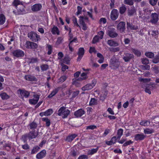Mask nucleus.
Returning <instances> with one entry per match:
<instances>
[{
	"instance_id": "obj_1",
	"label": "nucleus",
	"mask_w": 159,
	"mask_h": 159,
	"mask_svg": "<svg viewBox=\"0 0 159 159\" xmlns=\"http://www.w3.org/2000/svg\"><path fill=\"white\" fill-rule=\"evenodd\" d=\"M14 6L16 10L13 11V12L16 15H23L26 13L25 7L19 0H14L13 2Z\"/></svg>"
},
{
	"instance_id": "obj_2",
	"label": "nucleus",
	"mask_w": 159,
	"mask_h": 159,
	"mask_svg": "<svg viewBox=\"0 0 159 159\" xmlns=\"http://www.w3.org/2000/svg\"><path fill=\"white\" fill-rule=\"evenodd\" d=\"M70 113V111L68 109H66L65 107H61L58 111L57 114L59 116H61L63 118H67Z\"/></svg>"
},
{
	"instance_id": "obj_3",
	"label": "nucleus",
	"mask_w": 159,
	"mask_h": 159,
	"mask_svg": "<svg viewBox=\"0 0 159 159\" xmlns=\"http://www.w3.org/2000/svg\"><path fill=\"white\" fill-rule=\"evenodd\" d=\"M28 36L30 40L34 42H37L40 39L39 35L34 32L29 33L28 34Z\"/></svg>"
},
{
	"instance_id": "obj_4",
	"label": "nucleus",
	"mask_w": 159,
	"mask_h": 159,
	"mask_svg": "<svg viewBox=\"0 0 159 159\" xmlns=\"http://www.w3.org/2000/svg\"><path fill=\"white\" fill-rule=\"evenodd\" d=\"M120 62L119 61L115 58H111L110 60V67L113 69L118 67L119 65Z\"/></svg>"
},
{
	"instance_id": "obj_5",
	"label": "nucleus",
	"mask_w": 159,
	"mask_h": 159,
	"mask_svg": "<svg viewBox=\"0 0 159 159\" xmlns=\"http://www.w3.org/2000/svg\"><path fill=\"white\" fill-rule=\"evenodd\" d=\"M12 53L14 56L17 58H21L23 57L25 55L24 52L20 49L14 50L12 52Z\"/></svg>"
},
{
	"instance_id": "obj_6",
	"label": "nucleus",
	"mask_w": 159,
	"mask_h": 159,
	"mask_svg": "<svg viewBox=\"0 0 159 159\" xmlns=\"http://www.w3.org/2000/svg\"><path fill=\"white\" fill-rule=\"evenodd\" d=\"M17 92L20 93V97L21 99H23L24 98H27L30 95V93L25 89H19L17 90Z\"/></svg>"
},
{
	"instance_id": "obj_7",
	"label": "nucleus",
	"mask_w": 159,
	"mask_h": 159,
	"mask_svg": "<svg viewBox=\"0 0 159 159\" xmlns=\"http://www.w3.org/2000/svg\"><path fill=\"white\" fill-rule=\"evenodd\" d=\"M96 83V81L95 80H93L91 83L86 84L82 88V90H89L92 89L95 86Z\"/></svg>"
},
{
	"instance_id": "obj_8",
	"label": "nucleus",
	"mask_w": 159,
	"mask_h": 159,
	"mask_svg": "<svg viewBox=\"0 0 159 159\" xmlns=\"http://www.w3.org/2000/svg\"><path fill=\"white\" fill-rule=\"evenodd\" d=\"M88 22V19L86 17L80 16V27H81L83 30H85L87 28L85 23Z\"/></svg>"
},
{
	"instance_id": "obj_9",
	"label": "nucleus",
	"mask_w": 159,
	"mask_h": 159,
	"mask_svg": "<svg viewBox=\"0 0 159 159\" xmlns=\"http://www.w3.org/2000/svg\"><path fill=\"white\" fill-rule=\"evenodd\" d=\"M1 143L3 144V147L7 151H10L13 148V145L11 142L9 141L6 142V141H3Z\"/></svg>"
},
{
	"instance_id": "obj_10",
	"label": "nucleus",
	"mask_w": 159,
	"mask_h": 159,
	"mask_svg": "<svg viewBox=\"0 0 159 159\" xmlns=\"http://www.w3.org/2000/svg\"><path fill=\"white\" fill-rule=\"evenodd\" d=\"M29 136V139L30 140L36 138L39 135L38 129L31 130L28 133Z\"/></svg>"
},
{
	"instance_id": "obj_11",
	"label": "nucleus",
	"mask_w": 159,
	"mask_h": 159,
	"mask_svg": "<svg viewBox=\"0 0 159 159\" xmlns=\"http://www.w3.org/2000/svg\"><path fill=\"white\" fill-rule=\"evenodd\" d=\"M158 20V16L156 13H152L150 16V20H148L152 24H156Z\"/></svg>"
},
{
	"instance_id": "obj_12",
	"label": "nucleus",
	"mask_w": 159,
	"mask_h": 159,
	"mask_svg": "<svg viewBox=\"0 0 159 159\" xmlns=\"http://www.w3.org/2000/svg\"><path fill=\"white\" fill-rule=\"evenodd\" d=\"M42 8V6L41 4H35L31 7V9L34 12H37L40 11Z\"/></svg>"
},
{
	"instance_id": "obj_13",
	"label": "nucleus",
	"mask_w": 159,
	"mask_h": 159,
	"mask_svg": "<svg viewBox=\"0 0 159 159\" xmlns=\"http://www.w3.org/2000/svg\"><path fill=\"white\" fill-rule=\"evenodd\" d=\"M119 16V13L117 10L113 9L111 13V18L113 20H116Z\"/></svg>"
},
{
	"instance_id": "obj_14",
	"label": "nucleus",
	"mask_w": 159,
	"mask_h": 159,
	"mask_svg": "<svg viewBox=\"0 0 159 159\" xmlns=\"http://www.w3.org/2000/svg\"><path fill=\"white\" fill-rule=\"evenodd\" d=\"M25 47L27 48L34 49L37 47L38 45L36 43H34L27 41L25 44Z\"/></svg>"
},
{
	"instance_id": "obj_15",
	"label": "nucleus",
	"mask_w": 159,
	"mask_h": 159,
	"mask_svg": "<svg viewBox=\"0 0 159 159\" xmlns=\"http://www.w3.org/2000/svg\"><path fill=\"white\" fill-rule=\"evenodd\" d=\"M40 95L38 94L34 95L33 96L34 98L29 100V103L32 105L36 104L38 101Z\"/></svg>"
},
{
	"instance_id": "obj_16",
	"label": "nucleus",
	"mask_w": 159,
	"mask_h": 159,
	"mask_svg": "<svg viewBox=\"0 0 159 159\" xmlns=\"http://www.w3.org/2000/svg\"><path fill=\"white\" fill-rule=\"evenodd\" d=\"M108 35L111 38H114L116 37L118 34L114 31L115 29L114 28L108 27Z\"/></svg>"
},
{
	"instance_id": "obj_17",
	"label": "nucleus",
	"mask_w": 159,
	"mask_h": 159,
	"mask_svg": "<svg viewBox=\"0 0 159 159\" xmlns=\"http://www.w3.org/2000/svg\"><path fill=\"white\" fill-rule=\"evenodd\" d=\"M125 23L124 22H121L118 24L117 26V29L120 32H124L125 30Z\"/></svg>"
},
{
	"instance_id": "obj_18",
	"label": "nucleus",
	"mask_w": 159,
	"mask_h": 159,
	"mask_svg": "<svg viewBox=\"0 0 159 159\" xmlns=\"http://www.w3.org/2000/svg\"><path fill=\"white\" fill-rule=\"evenodd\" d=\"M139 81L140 82V83L142 85V87L144 88L145 86V85H146V88L147 85V83L150 81V79H143L142 78L140 77L139 78Z\"/></svg>"
},
{
	"instance_id": "obj_19",
	"label": "nucleus",
	"mask_w": 159,
	"mask_h": 159,
	"mask_svg": "<svg viewBox=\"0 0 159 159\" xmlns=\"http://www.w3.org/2000/svg\"><path fill=\"white\" fill-rule=\"evenodd\" d=\"M46 150H43L37 154L36 155V158L37 159H42L46 156Z\"/></svg>"
},
{
	"instance_id": "obj_20",
	"label": "nucleus",
	"mask_w": 159,
	"mask_h": 159,
	"mask_svg": "<svg viewBox=\"0 0 159 159\" xmlns=\"http://www.w3.org/2000/svg\"><path fill=\"white\" fill-rule=\"evenodd\" d=\"M38 126V124L34 121L30 123L28 125L29 129L31 130H36Z\"/></svg>"
},
{
	"instance_id": "obj_21",
	"label": "nucleus",
	"mask_w": 159,
	"mask_h": 159,
	"mask_svg": "<svg viewBox=\"0 0 159 159\" xmlns=\"http://www.w3.org/2000/svg\"><path fill=\"white\" fill-rule=\"evenodd\" d=\"M154 84V83H152V84H148V85H147L145 90V92L148 93L149 94H151V90L153 89L154 88V86L153 85Z\"/></svg>"
},
{
	"instance_id": "obj_22",
	"label": "nucleus",
	"mask_w": 159,
	"mask_h": 159,
	"mask_svg": "<svg viewBox=\"0 0 159 159\" xmlns=\"http://www.w3.org/2000/svg\"><path fill=\"white\" fill-rule=\"evenodd\" d=\"M25 79L27 80L31 81H36L37 79L34 76L30 75H26L25 76Z\"/></svg>"
},
{
	"instance_id": "obj_23",
	"label": "nucleus",
	"mask_w": 159,
	"mask_h": 159,
	"mask_svg": "<svg viewBox=\"0 0 159 159\" xmlns=\"http://www.w3.org/2000/svg\"><path fill=\"white\" fill-rule=\"evenodd\" d=\"M40 149V148L38 146H34L31 150L30 154L33 155L36 154Z\"/></svg>"
},
{
	"instance_id": "obj_24",
	"label": "nucleus",
	"mask_w": 159,
	"mask_h": 159,
	"mask_svg": "<svg viewBox=\"0 0 159 159\" xmlns=\"http://www.w3.org/2000/svg\"><path fill=\"white\" fill-rule=\"evenodd\" d=\"M125 56L123 57V59L126 62L129 61L131 58L133 57V54L127 53L125 54Z\"/></svg>"
},
{
	"instance_id": "obj_25",
	"label": "nucleus",
	"mask_w": 159,
	"mask_h": 159,
	"mask_svg": "<svg viewBox=\"0 0 159 159\" xmlns=\"http://www.w3.org/2000/svg\"><path fill=\"white\" fill-rule=\"evenodd\" d=\"M53 111L52 109H49L46 110L44 112L40 113V115L41 116V115L42 114H43L44 115L46 116H48L51 115L53 113Z\"/></svg>"
},
{
	"instance_id": "obj_26",
	"label": "nucleus",
	"mask_w": 159,
	"mask_h": 159,
	"mask_svg": "<svg viewBox=\"0 0 159 159\" xmlns=\"http://www.w3.org/2000/svg\"><path fill=\"white\" fill-rule=\"evenodd\" d=\"M59 88L55 89L48 96V98H52L55 96L58 92Z\"/></svg>"
},
{
	"instance_id": "obj_27",
	"label": "nucleus",
	"mask_w": 159,
	"mask_h": 159,
	"mask_svg": "<svg viewBox=\"0 0 159 159\" xmlns=\"http://www.w3.org/2000/svg\"><path fill=\"white\" fill-rule=\"evenodd\" d=\"M116 137L114 136L111 139V140L108 141H106V143L107 145H111L114 144L116 142Z\"/></svg>"
},
{
	"instance_id": "obj_28",
	"label": "nucleus",
	"mask_w": 159,
	"mask_h": 159,
	"mask_svg": "<svg viewBox=\"0 0 159 159\" xmlns=\"http://www.w3.org/2000/svg\"><path fill=\"white\" fill-rule=\"evenodd\" d=\"M77 136V135L75 134L69 135L67 137L66 141L68 142H71Z\"/></svg>"
},
{
	"instance_id": "obj_29",
	"label": "nucleus",
	"mask_w": 159,
	"mask_h": 159,
	"mask_svg": "<svg viewBox=\"0 0 159 159\" xmlns=\"http://www.w3.org/2000/svg\"><path fill=\"white\" fill-rule=\"evenodd\" d=\"M51 32L53 34H57L59 35L60 34L58 28L56 26H54L51 30Z\"/></svg>"
},
{
	"instance_id": "obj_30",
	"label": "nucleus",
	"mask_w": 159,
	"mask_h": 159,
	"mask_svg": "<svg viewBox=\"0 0 159 159\" xmlns=\"http://www.w3.org/2000/svg\"><path fill=\"white\" fill-rule=\"evenodd\" d=\"M145 138V136L143 134H137L135 136V139L136 140H141Z\"/></svg>"
},
{
	"instance_id": "obj_31",
	"label": "nucleus",
	"mask_w": 159,
	"mask_h": 159,
	"mask_svg": "<svg viewBox=\"0 0 159 159\" xmlns=\"http://www.w3.org/2000/svg\"><path fill=\"white\" fill-rule=\"evenodd\" d=\"M88 72H83L80 75V81L81 80H85L88 78Z\"/></svg>"
},
{
	"instance_id": "obj_32",
	"label": "nucleus",
	"mask_w": 159,
	"mask_h": 159,
	"mask_svg": "<svg viewBox=\"0 0 159 159\" xmlns=\"http://www.w3.org/2000/svg\"><path fill=\"white\" fill-rule=\"evenodd\" d=\"M150 122L148 120H142L140 122V124L143 126H148L150 124Z\"/></svg>"
},
{
	"instance_id": "obj_33",
	"label": "nucleus",
	"mask_w": 159,
	"mask_h": 159,
	"mask_svg": "<svg viewBox=\"0 0 159 159\" xmlns=\"http://www.w3.org/2000/svg\"><path fill=\"white\" fill-rule=\"evenodd\" d=\"M72 84L76 87H79L80 86V79H73Z\"/></svg>"
},
{
	"instance_id": "obj_34",
	"label": "nucleus",
	"mask_w": 159,
	"mask_h": 159,
	"mask_svg": "<svg viewBox=\"0 0 159 159\" xmlns=\"http://www.w3.org/2000/svg\"><path fill=\"white\" fill-rule=\"evenodd\" d=\"M99 149V147H97L96 148H93L88 151V154L89 155H93L97 152Z\"/></svg>"
},
{
	"instance_id": "obj_35",
	"label": "nucleus",
	"mask_w": 159,
	"mask_h": 159,
	"mask_svg": "<svg viewBox=\"0 0 159 159\" xmlns=\"http://www.w3.org/2000/svg\"><path fill=\"white\" fill-rule=\"evenodd\" d=\"M6 21V18L3 14H0V25H3Z\"/></svg>"
},
{
	"instance_id": "obj_36",
	"label": "nucleus",
	"mask_w": 159,
	"mask_h": 159,
	"mask_svg": "<svg viewBox=\"0 0 159 159\" xmlns=\"http://www.w3.org/2000/svg\"><path fill=\"white\" fill-rule=\"evenodd\" d=\"M0 96L2 100H7L10 97L5 93H3L0 94Z\"/></svg>"
},
{
	"instance_id": "obj_37",
	"label": "nucleus",
	"mask_w": 159,
	"mask_h": 159,
	"mask_svg": "<svg viewBox=\"0 0 159 159\" xmlns=\"http://www.w3.org/2000/svg\"><path fill=\"white\" fill-rule=\"evenodd\" d=\"M108 44L111 46L116 47L118 46V43L112 40H109L107 42Z\"/></svg>"
},
{
	"instance_id": "obj_38",
	"label": "nucleus",
	"mask_w": 159,
	"mask_h": 159,
	"mask_svg": "<svg viewBox=\"0 0 159 159\" xmlns=\"http://www.w3.org/2000/svg\"><path fill=\"white\" fill-rule=\"evenodd\" d=\"M43 121L46 122V125L47 127H49L51 124L50 120L47 117L43 118L42 119Z\"/></svg>"
},
{
	"instance_id": "obj_39",
	"label": "nucleus",
	"mask_w": 159,
	"mask_h": 159,
	"mask_svg": "<svg viewBox=\"0 0 159 159\" xmlns=\"http://www.w3.org/2000/svg\"><path fill=\"white\" fill-rule=\"evenodd\" d=\"M27 138L29 139V136L28 134H26L22 136L21 139L25 143L26 142Z\"/></svg>"
},
{
	"instance_id": "obj_40",
	"label": "nucleus",
	"mask_w": 159,
	"mask_h": 159,
	"mask_svg": "<svg viewBox=\"0 0 159 159\" xmlns=\"http://www.w3.org/2000/svg\"><path fill=\"white\" fill-rule=\"evenodd\" d=\"M47 47L48 49L47 54L48 55H50L52 54V47L51 45L48 44L47 45Z\"/></svg>"
},
{
	"instance_id": "obj_41",
	"label": "nucleus",
	"mask_w": 159,
	"mask_h": 159,
	"mask_svg": "<svg viewBox=\"0 0 159 159\" xmlns=\"http://www.w3.org/2000/svg\"><path fill=\"white\" fill-rule=\"evenodd\" d=\"M145 55L149 58H152L154 57V54L152 52H147L145 53Z\"/></svg>"
},
{
	"instance_id": "obj_42",
	"label": "nucleus",
	"mask_w": 159,
	"mask_h": 159,
	"mask_svg": "<svg viewBox=\"0 0 159 159\" xmlns=\"http://www.w3.org/2000/svg\"><path fill=\"white\" fill-rule=\"evenodd\" d=\"M132 51L137 56L139 57L141 55V52L138 50L135 49H132Z\"/></svg>"
},
{
	"instance_id": "obj_43",
	"label": "nucleus",
	"mask_w": 159,
	"mask_h": 159,
	"mask_svg": "<svg viewBox=\"0 0 159 159\" xmlns=\"http://www.w3.org/2000/svg\"><path fill=\"white\" fill-rule=\"evenodd\" d=\"M28 61L30 63H34L38 61V59L37 57L29 58Z\"/></svg>"
},
{
	"instance_id": "obj_44",
	"label": "nucleus",
	"mask_w": 159,
	"mask_h": 159,
	"mask_svg": "<svg viewBox=\"0 0 159 159\" xmlns=\"http://www.w3.org/2000/svg\"><path fill=\"white\" fill-rule=\"evenodd\" d=\"M127 28L128 29H130L131 30H137L138 28L137 26L135 27L134 26L131 25L129 23H127Z\"/></svg>"
},
{
	"instance_id": "obj_45",
	"label": "nucleus",
	"mask_w": 159,
	"mask_h": 159,
	"mask_svg": "<svg viewBox=\"0 0 159 159\" xmlns=\"http://www.w3.org/2000/svg\"><path fill=\"white\" fill-rule=\"evenodd\" d=\"M40 67L42 71H44L48 69L49 66L47 64H43L40 66Z\"/></svg>"
},
{
	"instance_id": "obj_46",
	"label": "nucleus",
	"mask_w": 159,
	"mask_h": 159,
	"mask_svg": "<svg viewBox=\"0 0 159 159\" xmlns=\"http://www.w3.org/2000/svg\"><path fill=\"white\" fill-rule=\"evenodd\" d=\"M153 130L152 129L147 128L144 129V132L145 134H150L153 132Z\"/></svg>"
},
{
	"instance_id": "obj_47",
	"label": "nucleus",
	"mask_w": 159,
	"mask_h": 159,
	"mask_svg": "<svg viewBox=\"0 0 159 159\" xmlns=\"http://www.w3.org/2000/svg\"><path fill=\"white\" fill-rule=\"evenodd\" d=\"M97 104V100L94 98H92L89 102V105L92 106Z\"/></svg>"
},
{
	"instance_id": "obj_48",
	"label": "nucleus",
	"mask_w": 159,
	"mask_h": 159,
	"mask_svg": "<svg viewBox=\"0 0 159 159\" xmlns=\"http://www.w3.org/2000/svg\"><path fill=\"white\" fill-rule=\"evenodd\" d=\"M107 22V20L104 18H101L99 20V23L101 25L106 24Z\"/></svg>"
},
{
	"instance_id": "obj_49",
	"label": "nucleus",
	"mask_w": 159,
	"mask_h": 159,
	"mask_svg": "<svg viewBox=\"0 0 159 159\" xmlns=\"http://www.w3.org/2000/svg\"><path fill=\"white\" fill-rule=\"evenodd\" d=\"M70 60V58L68 56H66L63 59V62L66 64H68L69 63Z\"/></svg>"
},
{
	"instance_id": "obj_50",
	"label": "nucleus",
	"mask_w": 159,
	"mask_h": 159,
	"mask_svg": "<svg viewBox=\"0 0 159 159\" xmlns=\"http://www.w3.org/2000/svg\"><path fill=\"white\" fill-rule=\"evenodd\" d=\"M72 19L74 25L77 27L79 26V25L77 22V20L76 17L75 16H73Z\"/></svg>"
},
{
	"instance_id": "obj_51",
	"label": "nucleus",
	"mask_w": 159,
	"mask_h": 159,
	"mask_svg": "<svg viewBox=\"0 0 159 159\" xmlns=\"http://www.w3.org/2000/svg\"><path fill=\"white\" fill-rule=\"evenodd\" d=\"M123 133V130L121 129H119L117 131V134L118 135L117 137L120 138L122 135Z\"/></svg>"
},
{
	"instance_id": "obj_52",
	"label": "nucleus",
	"mask_w": 159,
	"mask_h": 159,
	"mask_svg": "<svg viewBox=\"0 0 159 159\" xmlns=\"http://www.w3.org/2000/svg\"><path fill=\"white\" fill-rule=\"evenodd\" d=\"M126 10V8L124 6H123L120 8V12L121 14H123Z\"/></svg>"
},
{
	"instance_id": "obj_53",
	"label": "nucleus",
	"mask_w": 159,
	"mask_h": 159,
	"mask_svg": "<svg viewBox=\"0 0 159 159\" xmlns=\"http://www.w3.org/2000/svg\"><path fill=\"white\" fill-rule=\"evenodd\" d=\"M141 61L142 64L145 65H147L149 63V60L147 58L142 59Z\"/></svg>"
},
{
	"instance_id": "obj_54",
	"label": "nucleus",
	"mask_w": 159,
	"mask_h": 159,
	"mask_svg": "<svg viewBox=\"0 0 159 159\" xmlns=\"http://www.w3.org/2000/svg\"><path fill=\"white\" fill-rule=\"evenodd\" d=\"M141 68L143 70H149L150 68V66L149 65H141L140 66Z\"/></svg>"
},
{
	"instance_id": "obj_55",
	"label": "nucleus",
	"mask_w": 159,
	"mask_h": 159,
	"mask_svg": "<svg viewBox=\"0 0 159 159\" xmlns=\"http://www.w3.org/2000/svg\"><path fill=\"white\" fill-rule=\"evenodd\" d=\"M101 39H100L99 37H98V36L96 35L94 37L93 40V43H95L98 42L99 40Z\"/></svg>"
},
{
	"instance_id": "obj_56",
	"label": "nucleus",
	"mask_w": 159,
	"mask_h": 159,
	"mask_svg": "<svg viewBox=\"0 0 159 159\" xmlns=\"http://www.w3.org/2000/svg\"><path fill=\"white\" fill-rule=\"evenodd\" d=\"M63 41V39L61 37H59L57 39L56 44L58 45L61 43Z\"/></svg>"
},
{
	"instance_id": "obj_57",
	"label": "nucleus",
	"mask_w": 159,
	"mask_h": 159,
	"mask_svg": "<svg viewBox=\"0 0 159 159\" xmlns=\"http://www.w3.org/2000/svg\"><path fill=\"white\" fill-rule=\"evenodd\" d=\"M66 78L67 77L66 76H62L59 79V82H63L66 79Z\"/></svg>"
},
{
	"instance_id": "obj_58",
	"label": "nucleus",
	"mask_w": 159,
	"mask_h": 159,
	"mask_svg": "<svg viewBox=\"0 0 159 159\" xmlns=\"http://www.w3.org/2000/svg\"><path fill=\"white\" fill-rule=\"evenodd\" d=\"M97 127L96 125H90L89 126H87L86 127V129L87 130L89 129H91V130H93L96 128Z\"/></svg>"
},
{
	"instance_id": "obj_59",
	"label": "nucleus",
	"mask_w": 159,
	"mask_h": 159,
	"mask_svg": "<svg viewBox=\"0 0 159 159\" xmlns=\"http://www.w3.org/2000/svg\"><path fill=\"white\" fill-rule=\"evenodd\" d=\"M22 148L24 149L27 150L30 149V146L27 143H26L24 145H21Z\"/></svg>"
},
{
	"instance_id": "obj_60",
	"label": "nucleus",
	"mask_w": 159,
	"mask_h": 159,
	"mask_svg": "<svg viewBox=\"0 0 159 159\" xmlns=\"http://www.w3.org/2000/svg\"><path fill=\"white\" fill-rule=\"evenodd\" d=\"M124 3L125 4L129 5H132L133 4L132 0H125V1H124Z\"/></svg>"
},
{
	"instance_id": "obj_61",
	"label": "nucleus",
	"mask_w": 159,
	"mask_h": 159,
	"mask_svg": "<svg viewBox=\"0 0 159 159\" xmlns=\"http://www.w3.org/2000/svg\"><path fill=\"white\" fill-rule=\"evenodd\" d=\"M152 61L155 63L159 62V57L158 55L156 56L152 60Z\"/></svg>"
},
{
	"instance_id": "obj_62",
	"label": "nucleus",
	"mask_w": 159,
	"mask_h": 159,
	"mask_svg": "<svg viewBox=\"0 0 159 159\" xmlns=\"http://www.w3.org/2000/svg\"><path fill=\"white\" fill-rule=\"evenodd\" d=\"M104 33L102 31H99L98 33V36L100 37V39H102L103 37Z\"/></svg>"
},
{
	"instance_id": "obj_63",
	"label": "nucleus",
	"mask_w": 159,
	"mask_h": 159,
	"mask_svg": "<svg viewBox=\"0 0 159 159\" xmlns=\"http://www.w3.org/2000/svg\"><path fill=\"white\" fill-rule=\"evenodd\" d=\"M135 10L134 9H132L129 10L128 14L129 16H132L135 12Z\"/></svg>"
},
{
	"instance_id": "obj_64",
	"label": "nucleus",
	"mask_w": 159,
	"mask_h": 159,
	"mask_svg": "<svg viewBox=\"0 0 159 159\" xmlns=\"http://www.w3.org/2000/svg\"><path fill=\"white\" fill-rule=\"evenodd\" d=\"M68 69V67L67 66L65 65H62V67L61 68V70L62 71L64 72L66 69Z\"/></svg>"
}]
</instances>
